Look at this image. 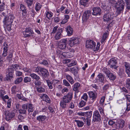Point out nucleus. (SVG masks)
Instances as JSON below:
<instances>
[{
    "label": "nucleus",
    "mask_w": 130,
    "mask_h": 130,
    "mask_svg": "<svg viewBox=\"0 0 130 130\" xmlns=\"http://www.w3.org/2000/svg\"><path fill=\"white\" fill-rule=\"evenodd\" d=\"M3 46L4 47L3 48V51L2 54V56L3 57H5L6 56L7 54L8 48V45L6 43H4Z\"/></svg>",
    "instance_id": "obj_20"
},
{
    "label": "nucleus",
    "mask_w": 130,
    "mask_h": 130,
    "mask_svg": "<svg viewBox=\"0 0 130 130\" xmlns=\"http://www.w3.org/2000/svg\"><path fill=\"white\" fill-rule=\"evenodd\" d=\"M76 63V61L75 60H73L70 63L67 64V66L68 67H71L75 65Z\"/></svg>",
    "instance_id": "obj_52"
},
{
    "label": "nucleus",
    "mask_w": 130,
    "mask_h": 130,
    "mask_svg": "<svg viewBox=\"0 0 130 130\" xmlns=\"http://www.w3.org/2000/svg\"><path fill=\"white\" fill-rule=\"evenodd\" d=\"M41 99L43 101H45L48 103H50V100L48 96L45 94H42L40 95Z\"/></svg>",
    "instance_id": "obj_18"
},
{
    "label": "nucleus",
    "mask_w": 130,
    "mask_h": 130,
    "mask_svg": "<svg viewBox=\"0 0 130 130\" xmlns=\"http://www.w3.org/2000/svg\"><path fill=\"white\" fill-rule=\"evenodd\" d=\"M62 32V29L61 28H58V29L57 31L55 34L54 36V38L56 40H58L61 38L62 36L61 34Z\"/></svg>",
    "instance_id": "obj_17"
},
{
    "label": "nucleus",
    "mask_w": 130,
    "mask_h": 130,
    "mask_svg": "<svg viewBox=\"0 0 130 130\" xmlns=\"http://www.w3.org/2000/svg\"><path fill=\"white\" fill-rule=\"evenodd\" d=\"M70 72L73 74L74 76L76 75L78 73V72L76 70L74 69L73 68H70Z\"/></svg>",
    "instance_id": "obj_44"
},
{
    "label": "nucleus",
    "mask_w": 130,
    "mask_h": 130,
    "mask_svg": "<svg viewBox=\"0 0 130 130\" xmlns=\"http://www.w3.org/2000/svg\"><path fill=\"white\" fill-rule=\"evenodd\" d=\"M125 4L123 0H119L118 2L115 4V6L118 14L121 13L124 9Z\"/></svg>",
    "instance_id": "obj_2"
},
{
    "label": "nucleus",
    "mask_w": 130,
    "mask_h": 130,
    "mask_svg": "<svg viewBox=\"0 0 130 130\" xmlns=\"http://www.w3.org/2000/svg\"><path fill=\"white\" fill-rule=\"evenodd\" d=\"M114 17V13L113 12L109 11L104 15L103 17L104 21L107 23L110 22Z\"/></svg>",
    "instance_id": "obj_4"
},
{
    "label": "nucleus",
    "mask_w": 130,
    "mask_h": 130,
    "mask_svg": "<svg viewBox=\"0 0 130 130\" xmlns=\"http://www.w3.org/2000/svg\"><path fill=\"white\" fill-rule=\"evenodd\" d=\"M82 97L85 101H87V100L88 96L86 93H84Z\"/></svg>",
    "instance_id": "obj_60"
},
{
    "label": "nucleus",
    "mask_w": 130,
    "mask_h": 130,
    "mask_svg": "<svg viewBox=\"0 0 130 130\" xmlns=\"http://www.w3.org/2000/svg\"><path fill=\"white\" fill-rule=\"evenodd\" d=\"M53 15V13L51 11H46V16L47 18L50 19V18L52 17Z\"/></svg>",
    "instance_id": "obj_36"
},
{
    "label": "nucleus",
    "mask_w": 130,
    "mask_h": 130,
    "mask_svg": "<svg viewBox=\"0 0 130 130\" xmlns=\"http://www.w3.org/2000/svg\"><path fill=\"white\" fill-rule=\"evenodd\" d=\"M40 63L45 66H47L48 64V63L47 61L46 60H43Z\"/></svg>",
    "instance_id": "obj_63"
},
{
    "label": "nucleus",
    "mask_w": 130,
    "mask_h": 130,
    "mask_svg": "<svg viewBox=\"0 0 130 130\" xmlns=\"http://www.w3.org/2000/svg\"><path fill=\"white\" fill-rule=\"evenodd\" d=\"M6 75L5 79L8 81H10L13 77L14 70L12 67H9L6 69Z\"/></svg>",
    "instance_id": "obj_3"
},
{
    "label": "nucleus",
    "mask_w": 130,
    "mask_h": 130,
    "mask_svg": "<svg viewBox=\"0 0 130 130\" xmlns=\"http://www.w3.org/2000/svg\"><path fill=\"white\" fill-rule=\"evenodd\" d=\"M106 95L104 96H102L99 101V104L102 105H103L105 101V98L106 97Z\"/></svg>",
    "instance_id": "obj_46"
},
{
    "label": "nucleus",
    "mask_w": 130,
    "mask_h": 130,
    "mask_svg": "<svg viewBox=\"0 0 130 130\" xmlns=\"http://www.w3.org/2000/svg\"><path fill=\"white\" fill-rule=\"evenodd\" d=\"M124 65L125 68V71L126 73L130 72V64L128 62H125Z\"/></svg>",
    "instance_id": "obj_26"
},
{
    "label": "nucleus",
    "mask_w": 130,
    "mask_h": 130,
    "mask_svg": "<svg viewBox=\"0 0 130 130\" xmlns=\"http://www.w3.org/2000/svg\"><path fill=\"white\" fill-rule=\"evenodd\" d=\"M20 10L22 11V15H25L24 14H26L27 13L26 11V8L23 4H21L20 6Z\"/></svg>",
    "instance_id": "obj_27"
},
{
    "label": "nucleus",
    "mask_w": 130,
    "mask_h": 130,
    "mask_svg": "<svg viewBox=\"0 0 130 130\" xmlns=\"http://www.w3.org/2000/svg\"><path fill=\"white\" fill-rule=\"evenodd\" d=\"M89 0H80V2L81 4L84 6H86L88 4Z\"/></svg>",
    "instance_id": "obj_39"
},
{
    "label": "nucleus",
    "mask_w": 130,
    "mask_h": 130,
    "mask_svg": "<svg viewBox=\"0 0 130 130\" xmlns=\"http://www.w3.org/2000/svg\"><path fill=\"white\" fill-rule=\"evenodd\" d=\"M66 31L68 36L72 35L73 33V30L70 26H68L66 28Z\"/></svg>",
    "instance_id": "obj_25"
},
{
    "label": "nucleus",
    "mask_w": 130,
    "mask_h": 130,
    "mask_svg": "<svg viewBox=\"0 0 130 130\" xmlns=\"http://www.w3.org/2000/svg\"><path fill=\"white\" fill-rule=\"evenodd\" d=\"M95 43L93 41L91 40H88L86 41V47L88 48H92L93 49L94 47L95 46Z\"/></svg>",
    "instance_id": "obj_15"
},
{
    "label": "nucleus",
    "mask_w": 130,
    "mask_h": 130,
    "mask_svg": "<svg viewBox=\"0 0 130 130\" xmlns=\"http://www.w3.org/2000/svg\"><path fill=\"white\" fill-rule=\"evenodd\" d=\"M19 113L22 114H26L27 110L24 109H21L19 110Z\"/></svg>",
    "instance_id": "obj_57"
},
{
    "label": "nucleus",
    "mask_w": 130,
    "mask_h": 130,
    "mask_svg": "<svg viewBox=\"0 0 130 130\" xmlns=\"http://www.w3.org/2000/svg\"><path fill=\"white\" fill-rule=\"evenodd\" d=\"M91 15V11L89 10L86 11L84 13L82 21L84 22H86Z\"/></svg>",
    "instance_id": "obj_11"
},
{
    "label": "nucleus",
    "mask_w": 130,
    "mask_h": 130,
    "mask_svg": "<svg viewBox=\"0 0 130 130\" xmlns=\"http://www.w3.org/2000/svg\"><path fill=\"white\" fill-rule=\"evenodd\" d=\"M75 121L76 122L78 126L79 127H82L84 125V123L82 121L78 120H75Z\"/></svg>",
    "instance_id": "obj_40"
},
{
    "label": "nucleus",
    "mask_w": 130,
    "mask_h": 130,
    "mask_svg": "<svg viewBox=\"0 0 130 130\" xmlns=\"http://www.w3.org/2000/svg\"><path fill=\"white\" fill-rule=\"evenodd\" d=\"M42 83L39 80H36L34 82V84L35 85V87H37V86L41 85Z\"/></svg>",
    "instance_id": "obj_49"
},
{
    "label": "nucleus",
    "mask_w": 130,
    "mask_h": 130,
    "mask_svg": "<svg viewBox=\"0 0 130 130\" xmlns=\"http://www.w3.org/2000/svg\"><path fill=\"white\" fill-rule=\"evenodd\" d=\"M98 108V110L101 114L102 115H104V111L103 106V105L99 106Z\"/></svg>",
    "instance_id": "obj_35"
},
{
    "label": "nucleus",
    "mask_w": 130,
    "mask_h": 130,
    "mask_svg": "<svg viewBox=\"0 0 130 130\" xmlns=\"http://www.w3.org/2000/svg\"><path fill=\"white\" fill-rule=\"evenodd\" d=\"M67 103L62 100L60 102V104L61 107L63 109L65 108L66 107Z\"/></svg>",
    "instance_id": "obj_34"
},
{
    "label": "nucleus",
    "mask_w": 130,
    "mask_h": 130,
    "mask_svg": "<svg viewBox=\"0 0 130 130\" xmlns=\"http://www.w3.org/2000/svg\"><path fill=\"white\" fill-rule=\"evenodd\" d=\"M5 4L4 3H2L0 4V11H2L4 10Z\"/></svg>",
    "instance_id": "obj_58"
},
{
    "label": "nucleus",
    "mask_w": 130,
    "mask_h": 130,
    "mask_svg": "<svg viewBox=\"0 0 130 130\" xmlns=\"http://www.w3.org/2000/svg\"><path fill=\"white\" fill-rule=\"evenodd\" d=\"M92 111H90L85 112V115L87 117L86 118H90L92 116Z\"/></svg>",
    "instance_id": "obj_41"
},
{
    "label": "nucleus",
    "mask_w": 130,
    "mask_h": 130,
    "mask_svg": "<svg viewBox=\"0 0 130 130\" xmlns=\"http://www.w3.org/2000/svg\"><path fill=\"white\" fill-rule=\"evenodd\" d=\"M23 32H25V33L31 35L33 33V31L30 28H27L25 30V31Z\"/></svg>",
    "instance_id": "obj_43"
},
{
    "label": "nucleus",
    "mask_w": 130,
    "mask_h": 130,
    "mask_svg": "<svg viewBox=\"0 0 130 130\" xmlns=\"http://www.w3.org/2000/svg\"><path fill=\"white\" fill-rule=\"evenodd\" d=\"M46 118V117L45 116L40 115L37 117V119L39 122H42L44 121Z\"/></svg>",
    "instance_id": "obj_28"
},
{
    "label": "nucleus",
    "mask_w": 130,
    "mask_h": 130,
    "mask_svg": "<svg viewBox=\"0 0 130 130\" xmlns=\"http://www.w3.org/2000/svg\"><path fill=\"white\" fill-rule=\"evenodd\" d=\"M91 15V11L89 10L86 11L84 13L82 21L84 22H86Z\"/></svg>",
    "instance_id": "obj_13"
},
{
    "label": "nucleus",
    "mask_w": 130,
    "mask_h": 130,
    "mask_svg": "<svg viewBox=\"0 0 130 130\" xmlns=\"http://www.w3.org/2000/svg\"><path fill=\"white\" fill-rule=\"evenodd\" d=\"M72 93H69L63 97L62 100L67 103H68L71 101L72 98Z\"/></svg>",
    "instance_id": "obj_16"
},
{
    "label": "nucleus",
    "mask_w": 130,
    "mask_h": 130,
    "mask_svg": "<svg viewBox=\"0 0 130 130\" xmlns=\"http://www.w3.org/2000/svg\"><path fill=\"white\" fill-rule=\"evenodd\" d=\"M11 24H6V25H4V26L5 27H6L7 28V29L8 30V31H9L11 29Z\"/></svg>",
    "instance_id": "obj_56"
},
{
    "label": "nucleus",
    "mask_w": 130,
    "mask_h": 130,
    "mask_svg": "<svg viewBox=\"0 0 130 130\" xmlns=\"http://www.w3.org/2000/svg\"><path fill=\"white\" fill-rule=\"evenodd\" d=\"M35 69L34 70L35 72L42 76L46 77L49 75V72L47 70L44 68L38 66L35 67Z\"/></svg>",
    "instance_id": "obj_1"
},
{
    "label": "nucleus",
    "mask_w": 130,
    "mask_h": 130,
    "mask_svg": "<svg viewBox=\"0 0 130 130\" xmlns=\"http://www.w3.org/2000/svg\"><path fill=\"white\" fill-rule=\"evenodd\" d=\"M109 84H107L105 85L103 87V90L105 92L107 91L109 89Z\"/></svg>",
    "instance_id": "obj_50"
},
{
    "label": "nucleus",
    "mask_w": 130,
    "mask_h": 130,
    "mask_svg": "<svg viewBox=\"0 0 130 130\" xmlns=\"http://www.w3.org/2000/svg\"><path fill=\"white\" fill-rule=\"evenodd\" d=\"M63 85L64 86L67 87L70 86V85L69 83L66 79L63 80Z\"/></svg>",
    "instance_id": "obj_48"
},
{
    "label": "nucleus",
    "mask_w": 130,
    "mask_h": 130,
    "mask_svg": "<svg viewBox=\"0 0 130 130\" xmlns=\"http://www.w3.org/2000/svg\"><path fill=\"white\" fill-rule=\"evenodd\" d=\"M14 116V112H10L7 114L6 117V119L7 121H9L13 118Z\"/></svg>",
    "instance_id": "obj_21"
},
{
    "label": "nucleus",
    "mask_w": 130,
    "mask_h": 130,
    "mask_svg": "<svg viewBox=\"0 0 130 130\" xmlns=\"http://www.w3.org/2000/svg\"><path fill=\"white\" fill-rule=\"evenodd\" d=\"M41 5L39 3H36L35 7V9L36 11H37L39 10L41 8Z\"/></svg>",
    "instance_id": "obj_51"
},
{
    "label": "nucleus",
    "mask_w": 130,
    "mask_h": 130,
    "mask_svg": "<svg viewBox=\"0 0 130 130\" xmlns=\"http://www.w3.org/2000/svg\"><path fill=\"white\" fill-rule=\"evenodd\" d=\"M117 63V59L115 58L111 59L108 61V64L110 67L112 68L117 69L118 67L116 65Z\"/></svg>",
    "instance_id": "obj_8"
},
{
    "label": "nucleus",
    "mask_w": 130,
    "mask_h": 130,
    "mask_svg": "<svg viewBox=\"0 0 130 130\" xmlns=\"http://www.w3.org/2000/svg\"><path fill=\"white\" fill-rule=\"evenodd\" d=\"M33 0H25V1L27 3L28 6L29 7L32 4Z\"/></svg>",
    "instance_id": "obj_53"
},
{
    "label": "nucleus",
    "mask_w": 130,
    "mask_h": 130,
    "mask_svg": "<svg viewBox=\"0 0 130 130\" xmlns=\"http://www.w3.org/2000/svg\"><path fill=\"white\" fill-rule=\"evenodd\" d=\"M91 15V11L89 10L86 11L84 13L82 21L84 22H86Z\"/></svg>",
    "instance_id": "obj_12"
},
{
    "label": "nucleus",
    "mask_w": 130,
    "mask_h": 130,
    "mask_svg": "<svg viewBox=\"0 0 130 130\" xmlns=\"http://www.w3.org/2000/svg\"><path fill=\"white\" fill-rule=\"evenodd\" d=\"M124 95L127 100L130 102V95L125 94H124Z\"/></svg>",
    "instance_id": "obj_64"
},
{
    "label": "nucleus",
    "mask_w": 130,
    "mask_h": 130,
    "mask_svg": "<svg viewBox=\"0 0 130 130\" xmlns=\"http://www.w3.org/2000/svg\"><path fill=\"white\" fill-rule=\"evenodd\" d=\"M46 82L49 88L50 89H53V86L52 85V83L51 82L48 80H46Z\"/></svg>",
    "instance_id": "obj_55"
},
{
    "label": "nucleus",
    "mask_w": 130,
    "mask_h": 130,
    "mask_svg": "<svg viewBox=\"0 0 130 130\" xmlns=\"http://www.w3.org/2000/svg\"><path fill=\"white\" fill-rule=\"evenodd\" d=\"M37 90L39 93H43L45 92V89L44 88L42 87L38 86L37 87Z\"/></svg>",
    "instance_id": "obj_32"
},
{
    "label": "nucleus",
    "mask_w": 130,
    "mask_h": 130,
    "mask_svg": "<svg viewBox=\"0 0 130 130\" xmlns=\"http://www.w3.org/2000/svg\"><path fill=\"white\" fill-rule=\"evenodd\" d=\"M108 34L107 32L104 33L103 34L101 41V44H103L104 42H105V40L108 37Z\"/></svg>",
    "instance_id": "obj_24"
},
{
    "label": "nucleus",
    "mask_w": 130,
    "mask_h": 130,
    "mask_svg": "<svg viewBox=\"0 0 130 130\" xmlns=\"http://www.w3.org/2000/svg\"><path fill=\"white\" fill-rule=\"evenodd\" d=\"M12 67L16 71H18L21 69V66L18 64H14L12 65Z\"/></svg>",
    "instance_id": "obj_37"
},
{
    "label": "nucleus",
    "mask_w": 130,
    "mask_h": 130,
    "mask_svg": "<svg viewBox=\"0 0 130 130\" xmlns=\"http://www.w3.org/2000/svg\"><path fill=\"white\" fill-rule=\"evenodd\" d=\"M116 123L115 120H110L108 122L109 124L110 125H113V126L114 127V125Z\"/></svg>",
    "instance_id": "obj_47"
},
{
    "label": "nucleus",
    "mask_w": 130,
    "mask_h": 130,
    "mask_svg": "<svg viewBox=\"0 0 130 130\" xmlns=\"http://www.w3.org/2000/svg\"><path fill=\"white\" fill-rule=\"evenodd\" d=\"M66 78L71 84L72 85L74 83V81L73 78L69 75L67 74L66 75Z\"/></svg>",
    "instance_id": "obj_22"
},
{
    "label": "nucleus",
    "mask_w": 130,
    "mask_h": 130,
    "mask_svg": "<svg viewBox=\"0 0 130 130\" xmlns=\"http://www.w3.org/2000/svg\"><path fill=\"white\" fill-rule=\"evenodd\" d=\"M107 76L109 79L111 80H115L116 77L115 75L112 73L110 72Z\"/></svg>",
    "instance_id": "obj_31"
},
{
    "label": "nucleus",
    "mask_w": 130,
    "mask_h": 130,
    "mask_svg": "<svg viewBox=\"0 0 130 130\" xmlns=\"http://www.w3.org/2000/svg\"><path fill=\"white\" fill-rule=\"evenodd\" d=\"M11 101L12 100L11 99H9L8 100L7 103V106L9 108L10 107Z\"/></svg>",
    "instance_id": "obj_62"
},
{
    "label": "nucleus",
    "mask_w": 130,
    "mask_h": 130,
    "mask_svg": "<svg viewBox=\"0 0 130 130\" xmlns=\"http://www.w3.org/2000/svg\"><path fill=\"white\" fill-rule=\"evenodd\" d=\"M58 27L57 26H55L54 27L53 30V31L51 33V34H54L56 32H56L57 31V30H58Z\"/></svg>",
    "instance_id": "obj_59"
},
{
    "label": "nucleus",
    "mask_w": 130,
    "mask_h": 130,
    "mask_svg": "<svg viewBox=\"0 0 130 130\" xmlns=\"http://www.w3.org/2000/svg\"><path fill=\"white\" fill-rule=\"evenodd\" d=\"M125 123L123 120L120 119L116 122L114 125V128L118 129H121L124 126Z\"/></svg>",
    "instance_id": "obj_7"
},
{
    "label": "nucleus",
    "mask_w": 130,
    "mask_h": 130,
    "mask_svg": "<svg viewBox=\"0 0 130 130\" xmlns=\"http://www.w3.org/2000/svg\"><path fill=\"white\" fill-rule=\"evenodd\" d=\"M14 18V16L12 14L9 15L7 18L5 16L3 21L4 24L6 25V24H11L13 22Z\"/></svg>",
    "instance_id": "obj_6"
},
{
    "label": "nucleus",
    "mask_w": 130,
    "mask_h": 130,
    "mask_svg": "<svg viewBox=\"0 0 130 130\" xmlns=\"http://www.w3.org/2000/svg\"><path fill=\"white\" fill-rule=\"evenodd\" d=\"M100 46V43H98L97 46H96V45L94 47L93 50L94 51H96L98 50L99 49Z\"/></svg>",
    "instance_id": "obj_61"
},
{
    "label": "nucleus",
    "mask_w": 130,
    "mask_h": 130,
    "mask_svg": "<svg viewBox=\"0 0 130 130\" xmlns=\"http://www.w3.org/2000/svg\"><path fill=\"white\" fill-rule=\"evenodd\" d=\"M67 39H62L60 41H58V47L61 49H66L67 45Z\"/></svg>",
    "instance_id": "obj_5"
},
{
    "label": "nucleus",
    "mask_w": 130,
    "mask_h": 130,
    "mask_svg": "<svg viewBox=\"0 0 130 130\" xmlns=\"http://www.w3.org/2000/svg\"><path fill=\"white\" fill-rule=\"evenodd\" d=\"M24 81L25 83H27L31 81V78L30 77H25L24 79Z\"/></svg>",
    "instance_id": "obj_45"
},
{
    "label": "nucleus",
    "mask_w": 130,
    "mask_h": 130,
    "mask_svg": "<svg viewBox=\"0 0 130 130\" xmlns=\"http://www.w3.org/2000/svg\"><path fill=\"white\" fill-rule=\"evenodd\" d=\"M92 15L94 16L100 15L101 13V10L100 7H95L92 9Z\"/></svg>",
    "instance_id": "obj_14"
},
{
    "label": "nucleus",
    "mask_w": 130,
    "mask_h": 130,
    "mask_svg": "<svg viewBox=\"0 0 130 130\" xmlns=\"http://www.w3.org/2000/svg\"><path fill=\"white\" fill-rule=\"evenodd\" d=\"M92 117V122L94 123L95 121H99L100 119L101 116L98 110H96L93 112Z\"/></svg>",
    "instance_id": "obj_9"
},
{
    "label": "nucleus",
    "mask_w": 130,
    "mask_h": 130,
    "mask_svg": "<svg viewBox=\"0 0 130 130\" xmlns=\"http://www.w3.org/2000/svg\"><path fill=\"white\" fill-rule=\"evenodd\" d=\"M28 112H32L34 109L33 105L31 104H28Z\"/></svg>",
    "instance_id": "obj_33"
},
{
    "label": "nucleus",
    "mask_w": 130,
    "mask_h": 130,
    "mask_svg": "<svg viewBox=\"0 0 130 130\" xmlns=\"http://www.w3.org/2000/svg\"><path fill=\"white\" fill-rule=\"evenodd\" d=\"M23 78L22 77L17 78L15 81L14 83L15 84H18L21 83L22 80Z\"/></svg>",
    "instance_id": "obj_38"
},
{
    "label": "nucleus",
    "mask_w": 130,
    "mask_h": 130,
    "mask_svg": "<svg viewBox=\"0 0 130 130\" xmlns=\"http://www.w3.org/2000/svg\"><path fill=\"white\" fill-rule=\"evenodd\" d=\"M89 97L90 98L96 99L97 97V95L92 91H89L88 92Z\"/></svg>",
    "instance_id": "obj_23"
},
{
    "label": "nucleus",
    "mask_w": 130,
    "mask_h": 130,
    "mask_svg": "<svg viewBox=\"0 0 130 130\" xmlns=\"http://www.w3.org/2000/svg\"><path fill=\"white\" fill-rule=\"evenodd\" d=\"M104 79L103 75L101 73H100L97 75L96 78V81L97 83H103Z\"/></svg>",
    "instance_id": "obj_19"
},
{
    "label": "nucleus",
    "mask_w": 130,
    "mask_h": 130,
    "mask_svg": "<svg viewBox=\"0 0 130 130\" xmlns=\"http://www.w3.org/2000/svg\"><path fill=\"white\" fill-rule=\"evenodd\" d=\"M30 76L32 79H35L36 80H39L40 79V77L38 75L34 73L31 74Z\"/></svg>",
    "instance_id": "obj_29"
},
{
    "label": "nucleus",
    "mask_w": 130,
    "mask_h": 130,
    "mask_svg": "<svg viewBox=\"0 0 130 130\" xmlns=\"http://www.w3.org/2000/svg\"><path fill=\"white\" fill-rule=\"evenodd\" d=\"M2 88L0 89V96L3 99H4V95L6 94V92L2 89Z\"/></svg>",
    "instance_id": "obj_42"
},
{
    "label": "nucleus",
    "mask_w": 130,
    "mask_h": 130,
    "mask_svg": "<svg viewBox=\"0 0 130 130\" xmlns=\"http://www.w3.org/2000/svg\"><path fill=\"white\" fill-rule=\"evenodd\" d=\"M103 72L105 73L107 75L110 73V71L109 69L105 68H103Z\"/></svg>",
    "instance_id": "obj_54"
},
{
    "label": "nucleus",
    "mask_w": 130,
    "mask_h": 130,
    "mask_svg": "<svg viewBox=\"0 0 130 130\" xmlns=\"http://www.w3.org/2000/svg\"><path fill=\"white\" fill-rule=\"evenodd\" d=\"M79 39L77 38H70L68 42L70 46H73L76 44H79Z\"/></svg>",
    "instance_id": "obj_10"
},
{
    "label": "nucleus",
    "mask_w": 130,
    "mask_h": 130,
    "mask_svg": "<svg viewBox=\"0 0 130 130\" xmlns=\"http://www.w3.org/2000/svg\"><path fill=\"white\" fill-rule=\"evenodd\" d=\"M80 84L79 83H75L73 86V90L75 91H77L80 87Z\"/></svg>",
    "instance_id": "obj_30"
}]
</instances>
